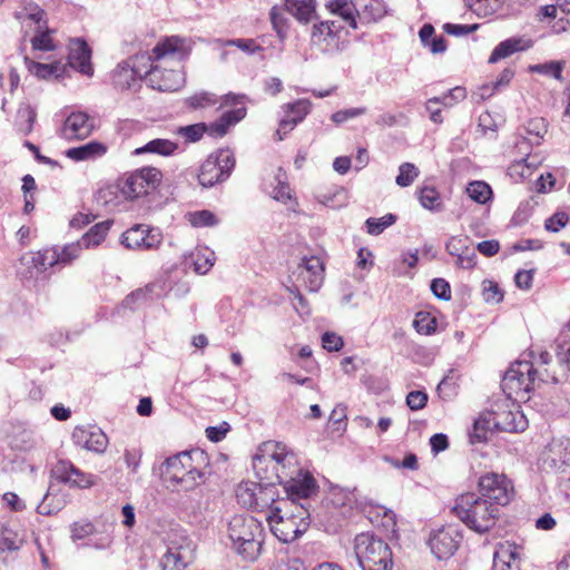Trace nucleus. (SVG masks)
<instances>
[{
	"label": "nucleus",
	"instance_id": "nucleus-14",
	"mask_svg": "<svg viewBox=\"0 0 570 570\" xmlns=\"http://www.w3.org/2000/svg\"><path fill=\"white\" fill-rule=\"evenodd\" d=\"M462 539L454 525H446L432 532L429 539L431 552L438 559H448L454 554Z\"/></svg>",
	"mask_w": 570,
	"mask_h": 570
},
{
	"label": "nucleus",
	"instance_id": "nucleus-48",
	"mask_svg": "<svg viewBox=\"0 0 570 570\" xmlns=\"http://www.w3.org/2000/svg\"><path fill=\"white\" fill-rule=\"evenodd\" d=\"M205 132H207V125L204 122L181 126L176 129V134L188 142L198 141Z\"/></svg>",
	"mask_w": 570,
	"mask_h": 570
},
{
	"label": "nucleus",
	"instance_id": "nucleus-53",
	"mask_svg": "<svg viewBox=\"0 0 570 570\" xmlns=\"http://www.w3.org/2000/svg\"><path fill=\"white\" fill-rule=\"evenodd\" d=\"M419 176V169L412 163H403L399 167V175L395 183L400 187L410 186Z\"/></svg>",
	"mask_w": 570,
	"mask_h": 570
},
{
	"label": "nucleus",
	"instance_id": "nucleus-37",
	"mask_svg": "<svg viewBox=\"0 0 570 570\" xmlns=\"http://www.w3.org/2000/svg\"><path fill=\"white\" fill-rule=\"evenodd\" d=\"M138 79L126 60L118 63L112 72L114 85L121 90L129 89Z\"/></svg>",
	"mask_w": 570,
	"mask_h": 570
},
{
	"label": "nucleus",
	"instance_id": "nucleus-9",
	"mask_svg": "<svg viewBox=\"0 0 570 570\" xmlns=\"http://www.w3.org/2000/svg\"><path fill=\"white\" fill-rule=\"evenodd\" d=\"M164 544L166 551L160 559L163 570H184L193 562L195 544L185 530L170 529Z\"/></svg>",
	"mask_w": 570,
	"mask_h": 570
},
{
	"label": "nucleus",
	"instance_id": "nucleus-33",
	"mask_svg": "<svg viewBox=\"0 0 570 570\" xmlns=\"http://www.w3.org/2000/svg\"><path fill=\"white\" fill-rule=\"evenodd\" d=\"M285 9L302 23L309 22L315 16L314 0H285Z\"/></svg>",
	"mask_w": 570,
	"mask_h": 570
},
{
	"label": "nucleus",
	"instance_id": "nucleus-21",
	"mask_svg": "<svg viewBox=\"0 0 570 570\" xmlns=\"http://www.w3.org/2000/svg\"><path fill=\"white\" fill-rule=\"evenodd\" d=\"M14 18L21 23L22 28H46L47 13L37 3L30 0H23L20 8L14 11Z\"/></svg>",
	"mask_w": 570,
	"mask_h": 570
},
{
	"label": "nucleus",
	"instance_id": "nucleus-7",
	"mask_svg": "<svg viewBox=\"0 0 570 570\" xmlns=\"http://www.w3.org/2000/svg\"><path fill=\"white\" fill-rule=\"evenodd\" d=\"M354 554L361 570L392 569V551L389 544L368 532L355 537Z\"/></svg>",
	"mask_w": 570,
	"mask_h": 570
},
{
	"label": "nucleus",
	"instance_id": "nucleus-3",
	"mask_svg": "<svg viewBox=\"0 0 570 570\" xmlns=\"http://www.w3.org/2000/svg\"><path fill=\"white\" fill-rule=\"evenodd\" d=\"M232 549L246 561H255L262 551L264 529L262 523L248 514H235L226 529Z\"/></svg>",
	"mask_w": 570,
	"mask_h": 570
},
{
	"label": "nucleus",
	"instance_id": "nucleus-55",
	"mask_svg": "<svg viewBox=\"0 0 570 570\" xmlns=\"http://www.w3.org/2000/svg\"><path fill=\"white\" fill-rule=\"evenodd\" d=\"M533 164L529 163L528 159H520L511 164L508 168V174L513 179H523L532 175Z\"/></svg>",
	"mask_w": 570,
	"mask_h": 570
},
{
	"label": "nucleus",
	"instance_id": "nucleus-22",
	"mask_svg": "<svg viewBox=\"0 0 570 570\" xmlns=\"http://www.w3.org/2000/svg\"><path fill=\"white\" fill-rule=\"evenodd\" d=\"M91 51L88 45L80 39L71 41L70 51L68 56L69 65L71 68L78 70L86 76L94 75V68L90 62Z\"/></svg>",
	"mask_w": 570,
	"mask_h": 570
},
{
	"label": "nucleus",
	"instance_id": "nucleus-10",
	"mask_svg": "<svg viewBox=\"0 0 570 570\" xmlns=\"http://www.w3.org/2000/svg\"><path fill=\"white\" fill-rule=\"evenodd\" d=\"M505 399L494 403L490 413L493 426L504 432H521L528 426V420L522 411H520V402L528 400H517L508 393Z\"/></svg>",
	"mask_w": 570,
	"mask_h": 570
},
{
	"label": "nucleus",
	"instance_id": "nucleus-57",
	"mask_svg": "<svg viewBox=\"0 0 570 570\" xmlns=\"http://www.w3.org/2000/svg\"><path fill=\"white\" fill-rule=\"evenodd\" d=\"M189 223L194 227H208L217 224V218L209 210H199L189 214Z\"/></svg>",
	"mask_w": 570,
	"mask_h": 570
},
{
	"label": "nucleus",
	"instance_id": "nucleus-19",
	"mask_svg": "<svg viewBox=\"0 0 570 570\" xmlns=\"http://www.w3.org/2000/svg\"><path fill=\"white\" fill-rule=\"evenodd\" d=\"M94 120L85 112L70 114L62 126V136L67 140L85 139L94 130Z\"/></svg>",
	"mask_w": 570,
	"mask_h": 570
},
{
	"label": "nucleus",
	"instance_id": "nucleus-31",
	"mask_svg": "<svg viewBox=\"0 0 570 570\" xmlns=\"http://www.w3.org/2000/svg\"><path fill=\"white\" fill-rule=\"evenodd\" d=\"M126 61L131 67L134 72L139 77V79L147 77L148 81L150 82V78L157 66V60L155 59L154 52L153 55L148 52H140L128 58Z\"/></svg>",
	"mask_w": 570,
	"mask_h": 570
},
{
	"label": "nucleus",
	"instance_id": "nucleus-64",
	"mask_svg": "<svg viewBox=\"0 0 570 570\" xmlns=\"http://www.w3.org/2000/svg\"><path fill=\"white\" fill-rule=\"evenodd\" d=\"M431 291L435 297L449 301L451 298V289L449 283L443 278H435L431 283Z\"/></svg>",
	"mask_w": 570,
	"mask_h": 570
},
{
	"label": "nucleus",
	"instance_id": "nucleus-8",
	"mask_svg": "<svg viewBox=\"0 0 570 570\" xmlns=\"http://www.w3.org/2000/svg\"><path fill=\"white\" fill-rule=\"evenodd\" d=\"M262 465H271L281 484L298 474L301 469L295 453L281 442L265 443L263 453L254 456V468L259 470Z\"/></svg>",
	"mask_w": 570,
	"mask_h": 570
},
{
	"label": "nucleus",
	"instance_id": "nucleus-17",
	"mask_svg": "<svg viewBox=\"0 0 570 570\" xmlns=\"http://www.w3.org/2000/svg\"><path fill=\"white\" fill-rule=\"evenodd\" d=\"M294 275L309 292H317L324 282V264L317 256L304 257Z\"/></svg>",
	"mask_w": 570,
	"mask_h": 570
},
{
	"label": "nucleus",
	"instance_id": "nucleus-25",
	"mask_svg": "<svg viewBox=\"0 0 570 570\" xmlns=\"http://www.w3.org/2000/svg\"><path fill=\"white\" fill-rule=\"evenodd\" d=\"M269 482L267 484L257 483V489L255 490V500L253 502V508L258 511L266 510V517L268 514H273V508L277 505L281 500L277 498V489L274 485L272 478L265 476Z\"/></svg>",
	"mask_w": 570,
	"mask_h": 570
},
{
	"label": "nucleus",
	"instance_id": "nucleus-40",
	"mask_svg": "<svg viewBox=\"0 0 570 570\" xmlns=\"http://www.w3.org/2000/svg\"><path fill=\"white\" fill-rule=\"evenodd\" d=\"M465 4L479 17H489L498 12L504 0H464Z\"/></svg>",
	"mask_w": 570,
	"mask_h": 570
},
{
	"label": "nucleus",
	"instance_id": "nucleus-46",
	"mask_svg": "<svg viewBox=\"0 0 570 570\" xmlns=\"http://www.w3.org/2000/svg\"><path fill=\"white\" fill-rule=\"evenodd\" d=\"M563 67H564V62H562V61H548L544 63H538V65L530 66L529 71L549 76V77L560 80L561 76H562Z\"/></svg>",
	"mask_w": 570,
	"mask_h": 570
},
{
	"label": "nucleus",
	"instance_id": "nucleus-43",
	"mask_svg": "<svg viewBox=\"0 0 570 570\" xmlns=\"http://www.w3.org/2000/svg\"><path fill=\"white\" fill-rule=\"evenodd\" d=\"M466 193L469 197L478 204H485L492 197L490 185L481 180L470 183L466 187Z\"/></svg>",
	"mask_w": 570,
	"mask_h": 570
},
{
	"label": "nucleus",
	"instance_id": "nucleus-29",
	"mask_svg": "<svg viewBox=\"0 0 570 570\" xmlns=\"http://www.w3.org/2000/svg\"><path fill=\"white\" fill-rule=\"evenodd\" d=\"M269 185L272 189L268 190V195L273 199L283 204H287L293 199V191L287 181V175L282 168H277Z\"/></svg>",
	"mask_w": 570,
	"mask_h": 570
},
{
	"label": "nucleus",
	"instance_id": "nucleus-2",
	"mask_svg": "<svg viewBox=\"0 0 570 570\" xmlns=\"http://www.w3.org/2000/svg\"><path fill=\"white\" fill-rule=\"evenodd\" d=\"M309 508L306 503L279 500L267 521L273 534L282 542L289 543L305 533L309 527Z\"/></svg>",
	"mask_w": 570,
	"mask_h": 570
},
{
	"label": "nucleus",
	"instance_id": "nucleus-4",
	"mask_svg": "<svg viewBox=\"0 0 570 570\" xmlns=\"http://www.w3.org/2000/svg\"><path fill=\"white\" fill-rule=\"evenodd\" d=\"M531 361H517L511 364L501 382L503 393L517 400L530 399L529 394L535 386V371L549 366L552 360L550 353L546 351L538 355L531 352Z\"/></svg>",
	"mask_w": 570,
	"mask_h": 570
},
{
	"label": "nucleus",
	"instance_id": "nucleus-36",
	"mask_svg": "<svg viewBox=\"0 0 570 570\" xmlns=\"http://www.w3.org/2000/svg\"><path fill=\"white\" fill-rule=\"evenodd\" d=\"M178 149V145L169 139H153L135 150L136 155L150 153L160 156H170Z\"/></svg>",
	"mask_w": 570,
	"mask_h": 570
},
{
	"label": "nucleus",
	"instance_id": "nucleus-30",
	"mask_svg": "<svg viewBox=\"0 0 570 570\" xmlns=\"http://www.w3.org/2000/svg\"><path fill=\"white\" fill-rule=\"evenodd\" d=\"M107 151V147L99 141H90L79 147L69 148L66 156L75 161L91 160L101 157Z\"/></svg>",
	"mask_w": 570,
	"mask_h": 570
},
{
	"label": "nucleus",
	"instance_id": "nucleus-18",
	"mask_svg": "<svg viewBox=\"0 0 570 570\" xmlns=\"http://www.w3.org/2000/svg\"><path fill=\"white\" fill-rule=\"evenodd\" d=\"M53 475L63 483L80 489H88L96 484V476L85 473L70 461L60 460L52 469Z\"/></svg>",
	"mask_w": 570,
	"mask_h": 570
},
{
	"label": "nucleus",
	"instance_id": "nucleus-5",
	"mask_svg": "<svg viewBox=\"0 0 570 570\" xmlns=\"http://www.w3.org/2000/svg\"><path fill=\"white\" fill-rule=\"evenodd\" d=\"M453 511L468 528L478 533L488 532L495 524L500 512L491 501L473 492L458 497Z\"/></svg>",
	"mask_w": 570,
	"mask_h": 570
},
{
	"label": "nucleus",
	"instance_id": "nucleus-16",
	"mask_svg": "<svg viewBox=\"0 0 570 570\" xmlns=\"http://www.w3.org/2000/svg\"><path fill=\"white\" fill-rule=\"evenodd\" d=\"M163 240L159 229L136 225L122 234V244L130 249H154Z\"/></svg>",
	"mask_w": 570,
	"mask_h": 570
},
{
	"label": "nucleus",
	"instance_id": "nucleus-60",
	"mask_svg": "<svg viewBox=\"0 0 570 570\" xmlns=\"http://www.w3.org/2000/svg\"><path fill=\"white\" fill-rule=\"evenodd\" d=\"M483 298L488 303H499L503 299V293L498 284L492 281L483 282Z\"/></svg>",
	"mask_w": 570,
	"mask_h": 570
},
{
	"label": "nucleus",
	"instance_id": "nucleus-24",
	"mask_svg": "<svg viewBox=\"0 0 570 570\" xmlns=\"http://www.w3.org/2000/svg\"><path fill=\"white\" fill-rule=\"evenodd\" d=\"M533 46V41L527 37H512L501 41L492 50L489 57V63H497L498 61L512 56L515 52L525 51Z\"/></svg>",
	"mask_w": 570,
	"mask_h": 570
},
{
	"label": "nucleus",
	"instance_id": "nucleus-28",
	"mask_svg": "<svg viewBox=\"0 0 570 570\" xmlns=\"http://www.w3.org/2000/svg\"><path fill=\"white\" fill-rule=\"evenodd\" d=\"M338 27L334 21H322L315 23L312 29V41L314 45L322 46V50L335 45Z\"/></svg>",
	"mask_w": 570,
	"mask_h": 570
},
{
	"label": "nucleus",
	"instance_id": "nucleus-62",
	"mask_svg": "<svg viewBox=\"0 0 570 570\" xmlns=\"http://www.w3.org/2000/svg\"><path fill=\"white\" fill-rule=\"evenodd\" d=\"M428 394L423 391H412L406 396V404L412 411H419L425 407Z\"/></svg>",
	"mask_w": 570,
	"mask_h": 570
},
{
	"label": "nucleus",
	"instance_id": "nucleus-23",
	"mask_svg": "<svg viewBox=\"0 0 570 570\" xmlns=\"http://www.w3.org/2000/svg\"><path fill=\"white\" fill-rule=\"evenodd\" d=\"M492 570H520V553L514 543L498 544L493 554Z\"/></svg>",
	"mask_w": 570,
	"mask_h": 570
},
{
	"label": "nucleus",
	"instance_id": "nucleus-45",
	"mask_svg": "<svg viewBox=\"0 0 570 570\" xmlns=\"http://www.w3.org/2000/svg\"><path fill=\"white\" fill-rule=\"evenodd\" d=\"M257 483L252 481L242 482L236 489V499L245 508H253Z\"/></svg>",
	"mask_w": 570,
	"mask_h": 570
},
{
	"label": "nucleus",
	"instance_id": "nucleus-41",
	"mask_svg": "<svg viewBox=\"0 0 570 570\" xmlns=\"http://www.w3.org/2000/svg\"><path fill=\"white\" fill-rule=\"evenodd\" d=\"M66 498L63 495L53 493L52 487H50L37 510L40 514H52L60 511L66 505Z\"/></svg>",
	"mask_w": 570,
	"mask_h": 570
},
{
	"label": "nucleus",
	"instance_id": "nucleus-12",
	"mask_svg": "<svg viewBox=\"0 0 570 570\" xmlns=\"http://www.w3.org/2000/svg\"><path fill=\"white\" fill-rule=\"evenodd\" d=\"M163 173L155 167H144L131 173L119 186L124 198L136 199L158 188Z\"/></svg>",
	"mask_w": 570,
	"mask_h": 570
},
{
	"label": "nucleus",
	"instance_id": "nucleus-1",
	"mask_svg": "<svg viewBox=\"0 0 570 570\" xmlns=\"http://www.w3.org/2000/svg\"><path fill=\"white\" fill-rule=\"evenodd\" d=\"M188 41L178 36L167 37L153 49L157 60L150 78V86L160 91H175L184 83L180 62L188 56Z\"/></svg>",
	"mask_w": 570,
	"mask_h": 570
},
{
	"label": "nucleus",
	"instance_id": "nucleus-52",
	"mask_svg": "<svg viewBox=\"0 0 570 570\" xmlns=\"http://www.w3.org/2000/svg\"><path fill=\"white\" fill-rule=\"evenodd\" d=\"M330 499L335 507L352 505L356 501L354 490L340 487L332 488Z\"/></svg>",
	"mask_w": 570,
	"mask_h": 570
},
{
	"label": "nucleus",
	"instance_id": "nucleus-39",
	"mask_svg": "<svg viewBox=\"0 0 570 570\" xmlns=\"http://www.w3.org/2000/svg\"><path fill=\"white\" fill-rule=\"evenodd\" d=\"M27 68L30 73L41 79H49L50 77H60L62 69L59 63H40L28 58H24Z\"/></svg>",
	"mask_w": 570,
	"mask_h": 570
},
{
	"label": "nucleus",
	"instance_id": "nucleus-32",
	"mask_svg": "<svg viewBox=\"0 0 570 570\" xmlns=\"http://www.w3.org/2000/svg\"><path fill=\"white\" fill-rule=\"evenodd\" d=\"M326 8L334 14L340 16L351 28L356 29L357 3L351 0H331Z\"/></svg>",
	"mask_w": 570,
	"mask_h": 570
},
{
	"label": "nucleus",
	"instance_id": "nucleus-6",
	"mask_svg": "<svg viewBox=\"0 0 570 570\" xmlns=\"http://www.w3.org/2000/svg\"><path fill=\"white\" fill-rule=\"evenodd\" d=\"M161 475L168 488L176 491L194 490L205 480V474L194 464L190 452H180L168 458L164 463Z\"/></svg>",
	"mask_w": 570,
	"mask_h": 570
},
{
	"label": "nucleus",
	"instance_id": "nucleus-11",
	"mask_svg": "<svg viewBox=\"0 0 570 570\" xmlns=\"http://www.w3.org/2000/svg\"><path fill=\"white\" fill-rule=\"evenodd\" d=\"M235 166V158L229 149H219L210 154L200 166L199 184L212 187L227 179Z\"/></svg>",
	"mask_w": 570,
	"mask_h": 570
},
{
	"label": "nucleus",
	"instance_id": "nucleus-15",
	"mask_svg": "<svg viewBox=\"0 0 570 570\" xmlns=\"http://www.w3.org/2000/svg\"><path fill=\"white\" fill-rule=\"evenodd\" d=\"M282 484L287 497L281 498V500H293L295 503H301V500H308L318 491L314 476L302 469H299L298 474L292 475V478H288V481H284Z\"/></svg>",
	"mask_w": 570,
	"mask_h": 570
},
{
	"label": "nucleus",
	"instance_id": "nucleus-27",
	"mask_svg": "<svg viewBox=\"0 0 570 570\" xmlns=\"http://www.w3.org/2000/svg\"><path fill=\"white\" fill-rule=\"evenodd\" d=\"M21 261L23 264L32 266L38 273H41L59 264V250L46 248L36 253H28Z\"/></svg>",
	"mask_w": 570,
	"mask_h": 570
},
{
	"label": "nucleus",
	"instance_id": "nucleus-34",
	"mask_svg": "<svg viewBox=\"0 0 570 570\" xmlns=\"http://www.w3.org/2000/svg\"><path fill=\"white\" fill-rule=\"evenodd\" d=\"M357 13L367 21H376L386 13L384 0H356Z\"/></svg>",
	"mask_w": 570,
	"mask_h": 570
},
{
	"label": "nucleus",
	"instance_id": "nucleus-35",
	"mask_svg": "<svg viewBox=\"0 0 570 570\" xmlns=\"http://www.w3.org/2000/svg\"><path fill=\"white\" fill-rule=\"evenodd\" d=\"M548 131L547 124L543 118H533L530 119L527 125L523 127V132L521 136L530 144V145H540L541 140L546 136Z\"/></svg>",
	"mask_w": 570,
	"mask_h": 570
},
{
	"label": "nucleus",
	"instance_id": "nucleus-59",
	"mask_svg": "<svg viewBox=\"0 0 570 570\" xmlns=\"http://www.w3.org/2000/svg\"><path fill=\"white\" fill-rule=\"evenodd\" d=\"M224 46H234L239 48L242 51L253 55L262 51L263 48L256 43L254 39H232L223 42Z\"/></svg>",
	"mask_w": 570,
	"mask_h": 570
},
{
	"label": "nucleus",
	"instance_id": "nucleus-47",
	"mask_svg": "<svg viewBox=\"0 0 570 570\" xmlns=\"http://www.w3.org/2000/svg\"><path fill=\"white\" fill-rule=\"evenodd\" d=\"M413 326L417 333L430 335L435 332L436 320L428 312H417L413 321Z\"/></svg>",
	"mask_w": 570,
	"mask_h": 570
},
{
	"label": "nucleus",
	"instance_id": "nucleus-20",
	"mask_svg": "<svg viewBox=\"0 0 570 570\" xmlns=\"http://www.w3.org/2000/svg\"><path fill=\"white\" fill-rule=\"evenodd\" d=\"M76 444L96 453H104L108 446L107 435L97 428H76L72 432Z\"/></svg>",
	"mask_w": 570,
	"mask_h": 570
},
{
	"label": "nucleus",
	"instance_id": "nucleus-54",
	"mask_svg": "<svg viewBox=\"0 0 570 570\" xmlns=\"http://www.w3.org/2000/svg\"><path fill=\"white\" fill-rule=\"evenodd\" d=\"M420 203L421 205L430 210H440L441 209V199L440 195L435 188L432 187H423L420 191Z\"/></svg>",
	"mask_w": 570,
	"mask_h": 570
},
{
	"label": "nucleus",
	"instance_id": "nucleus-58",
	"mask_svg": "<svg viewBox=\"0 0 570 570\" xmlns=\"http://www.w3.org/2000/svg\"><path fill=\"white\" fill-rule=\"evenodd\" d=\"M83 248L85 246L80 240L66 245L61 250H59V264L71 263L80 255Z\"/></svg>",
	"mask_w": 570,
	"mask_h": 570
},
{
	"label": "nucleus",
	"instance_id": "nucleus-51",
	"mask_svg": "<svg viewBox=\"0 0 570 570\" xmlns=\"http://www.w3.org/2000/svg\"><path fill=\"white\" fill-rule=\"evenodd\" d=\"M312 104L307 99H299L293 104L285 106L287 115L291 116L293 121L297 125L301 122L311 111Z\"/></svg>",
	"mask_w": 570,
	"mask_h": 570
},
{
	"label": "nucleus",
	"instance_id": "nucleus-42",
	"mask_svg": "<svg viewBox=\"0 0 570 570\" xmlns=\"http://www.w3.org/2000/svg\"><path fill=\"white\" fill-rule=\"evenodd\" d=\"M21 542L16 531L7 523L0 522V552L16 551L20 548Z\"/></svg>",
	"mask_w": 570,
	"mask_h": 570
},
{
	"label": "nucleus",
	"instance_id": "nucleus-50",
	"mask_svg": "<svg viewBox=\"0 0 570 570\" xmlns=\"http://www.w3.org/2000/svg\"><path fill=\"white\" fill-rule=\"evenodd\" d=\"M215 262V253L208 248L198 249L194 261V269L198 274H206Z\"/></svg>",
	"mask_w": 570,
	"mask_h": 570
},
{
	"label": "nucleus",
	"instance_id": "nucleus-49",
	"mask_svg": "<svg viewBox=\"0 0 570 570\" xmlns=\"http://www.w3.org/2000/svg\"><path fill=\"white\" fill-rule=\"evenodd\" d=\"M396 222L394 214H386L380 218H367L365 222L367 233L371 235H380L383 230L392 226Z\"/></svg>",
	"mask_w": 570,
	"mask_h": 570
},
{
	"label": "nucleus",
	"instance_id": "nucleus-26",
	"mask_svg": "<svg viewBox=\"0 0 570 570\" xmlns=\"http://www.w3.org/2000/svg\"><path fill=\"white\" fill-rule=\"evenodd\" d=\"M246 107L235 108L224 112L219 119L207 126V132L213 137H223L227 134L232 126L243 120L246 117Z\"/></svg>",
	"mask_w": 570,
	"mask_h": 570
},
{
	"label": "nucleus",
	"instance_id": "nucleus-13",
	"mask_svg": "<svg viewBox=\"0 0 570 570\" xmlns=\"http://www.w3.org/2000/svg\"><path fill=\"white\" fill-rule=\"evenodd\" d=\"M478 487V495L491 501L499 510L513 497V485L504 474L487 473L479 479Z\"/></svg>",
	"mask_w": 570,
	"mask_h": 570
},
{
	"label": "nucleus",
	"instance_id": "nucleus-38",
	"mask_svg": "<svg viewBox=\"0 0 570 570\" xmlns=\"http://www.w3.org/2000/svg\"><path fill=\"white\" fill-rule=\"evenodd\" d=\"M110 226V220L100 222L94 225L79 240L85 248L96 247L105 239Z\"/></svg>",
	"mask_w": 570,
	"mask_h": 570
},
{
	"label": "nucleus",
	"instance_id": "nucleus-63",
	"mask_svg": "<svg viewBox=\"0 0 570 570\" xmlns=\"http://www.w3.org/2000/svg\"><path fill=\"white\" fill-rule=\"evenodd\" d=\"M94 532L95 528L90 522H75L71 525V538L73 541L90 537Z\"/></svg>",
	"mask_w": 570,
	"mask_h": 570
},
{
	"label": "nucleus",
	"instance_id": "nucleus-44",
	"mask_svg": "<svg viewBox=\"0 0 570 570\" xmlns=\"http://www.w3.org/2000/svg\"><path fill=\"white\" fill-rule=\"evenodd\" d=\"M33 31L36 35L31 39V45L35 50L51 51L55 49L48 23H46V28H37Z\"/></svg>",
	"mask_w": 570,
	"mask_h": 570
},
{
	"label": "nucleus",
	"instance_id": "nucleus-56",
	"mask_svg": "<svg viewBox=\"0 0 570 570\" xmlns=\"http://www.w3.org/2000/svg\"><path fill=\"white\" fill-rule=\"evenodd\" d=\"M218 102L216 95L203 91L197 92L187 99V104L190 108H207Z\"/></svg>",
	"mask_w": 570,
	"mask_h": 570
},
{
	"label": "nucleus",
	"instance_id": "nucleus-61",
	"mask_svg": "<svg viewBox=\"0 0 570 570\" xmlns=\"http://www.w3.org/2000/svg\"><path fill=\"white\" fill-rule=\"evenodd\" d=\"M365 112H366V108H364V107L348 108V109L338 110V111L334 112L331 118L335 124L341 125L352 118L362 116Z\"/></svg>",
	"mask_w": 570,
	"mask_h": 570
}]
</instances>
